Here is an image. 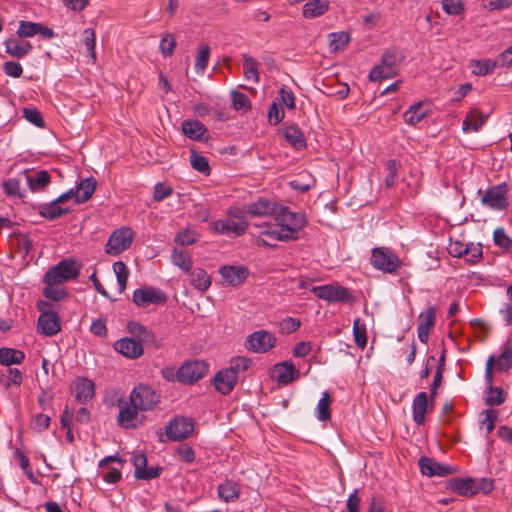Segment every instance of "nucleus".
<instances>
[{
  "mask_svg": "<svg viewBox=\"0 0 512 512\" xmlns=\"http://www.w3.org/2000/svg\"><path fill=\"white\" fill-rule=\"evenodd\" d=\"M142 346L146 345L147 347L158 349L160 347V342L157 339L156 335L151 330H146L142 337L138 340Z\"/></svg>",
  "mask_w": 512,
  "mask_h": 512,
  "instance_id": "obj_63",
  "label": "nucleus"
},
{
  "mask_svg": "<svg viewBox=\"0 0 512 512\" xmlns=\"http://www.w3.org/2000/svg\"><path fill=\"white\" fill-rule=\"evenodd\" d=\"M222 278L228 285L238 286L242 284L249 275V270L245 266H222L219 270Z\"/></svg>",
  "mask_w": 512,
  "mask_h": 512,
  "instance_id": "obj_17",
  "label": "nucleus"
},
{
  "mask_svg": "<svg viewBox=\"0 0 512 512\" xmlns=\"http://www.w3.org/2000/svg\"><path fill=\"white\" fill-rule=\"evenodd\" d=\"M183 134L194 141H204L205 143L211 138L207 134L205 125L199 120H184L181 124Z\"/></svg>",
  "mask_w": 512,
  "mask_h": 512,
  "instance_id": "obj_16",
  "label": "nucleus"
},
{
  "mask_svg": "<svg viewBox=\"0 0 512 512\" xmlns=\"http://www.w3.org/2000/svg\"><path fill=\"white\" fill-rule=\"evenodd\" d=\"M467 243H463L459 240L450 241L448 246V252L453 257H464L465 252H467Z\"/></svg>",
  "mask_w": 512,
  "mask_h": 512,
  "instance_id": "obj_60",
  "label": "nucleus"
},
{
  "mask_svg": "<svg viewBox=\"0 0 512 512\" xmlns=\"http://www.w3.org/2000/svg\"><path fill=\"white\" fill-rule=\"evenodd\" d=\"M231 100L233 107L236 110H247L251 107L250 99L248 98V96L245 93L239 92L237 90H233L231 92Z\"/></svg>",
  "mask_w": 512,
  "mask_h": 512,
  "instance_id": "obj_48",
  "label": "nucleus"
},
{
  "mask_svg": "<svg viewBox=\"0 0 512 512\" xmlns=\"http://www.w3.org/2000/svg\"><path fill=\"white\" fill-rule=\"evenodd\" d=\"M371 264L375 269L385 273H393L402 264L399 257L386 247H377L372 250Z\"/></svg>",
  "mask_w": 512,
  "mask_h": 512,
  "instance_id": "obj_4",
  "label": "nucleus"
},
{
  "mask_svg": "<svg viewBox=\"0 0 512 512\" xmlns=\"http://www.w3.org/2000/svg\"><path fill=\"white\" fill-rule=\"evenodd\" d=\"M75 398L80 403H86L95 395V385L91 380L79 378L74 383Z\"/></svg>",
  "mask_w": 512,
  "mask_h": 512,
  "instance_id": "obj_22",
  "label": "nucleus"
},
{
  "mask_svg": "<svg viewBox=\"0 0 512 512\" xmlns=\"http://www.w3.org/2000/svg\"><path fill=\"white\" fill-rule=\"evenodd\" d=\"M330 404V394L328 392H323L317 405V418L320 421H328L331 419Z\"/></svg>",
  "mask_w": 512,
  "mask_h": 512,
  "instance_id": "obj_40",
  "label": "nucleus"
},
{
  "mask_svg": "<svg viewBox=\"0 0 512 512\" xmlns=\"http://www.w3.org/2000/svg\"><path fill=\"white\" fill-rule=\"evenodd\" d=\"M353 334L355 344L360 348H364L367 344L366 326L364 323H361L359 318L354 321Z\"/></svg>",
  "mask_w": 512,
  "mask_h": 512,
  "instance_id": "obj_44",
  "label": "nucleus"
},
{
  "mask_svg": "<svg viewBox=\"0 0 512 512\" xmlns=\"http://www.w3.org/2000/svg\"><path fill=\"white\" fill-rule=\"evenodd\" d=\"M172 263L180 267L185 273H190L192 269V258L184 251L173 249L171 254Z\"/></svg>",
  "mask_w": 512,
  "mask_h": 512,
  "instance_id": "obj_39",
  "label": "nucleus"
},
{
  "mask_svg": "<svg viewBox=\"0 0 512 512\" xmlns=\"http://www.w3.org/2000/svg\"><path fill=\"white\" fill-rule=\"evenodd\" d=\"M276 344L275 337L264 330L256 331L247 337L245 346L248 350L255 353H265L272 349Z\"/></svg>",
  "mask_w": 512,
  "mask_h": 512,
  "instance_id": "obj_11",
  "label": "nucleus"
},
{
  "mask_svg": "<svg viewBox=\"0 0 512 512\" xmlns=\"http://www.w3.org/2000/svg\"><path fill=\"white\" fill-rule=\"evenodd\" d=\"M329 8L328 1L311 0L303 6V16L307 19H313L323 15Z\"/></svg>",
  "mask_w": 512,
  "mask_h": 512,
  "instance_id": "obj_30",
  "label": "nucleus"
},
{
  "mask_svg": "<svg viewBox=\"0 0 512 512\" xmlns=\"http://www.w3.org/2000/svg\"><path fill=\"white\" fill-rule=\"evenodd\" d=\"M96 180L93 177H89L80 181L77 189L75 190V201L76 203H85L88 201L96 188Z\"/></svg>",
  "mask_w": 512,
  "mask_h": 512,
  "instance_id": "obj_28",
  "label": "nucleus"
},
{
  "mask_svg": "<svg viewBox=\"0 0 512 512\" xmlns=\"http://www.w3.org/2000/svg\"><path fill=\"white\" fill-rule=\"evenodd\" d=\"M190 162L193 169L202 174L209 175L210 166L208 164L207 159L204 156H201L197 152L192 151L190 156Z\"/></svg>",
  "mask_w": 512,
  "mask_h": 512,
  "instance_id": "obj_46",
  "label": "nucleus"
},
{
  "mask_svg": "<svg viewBox=\"0 0 512 512\" xmlns=\"http://www.w3.org/2000/svg\"><path fill=\"white\" fill-rule=\"evenodd\" d=\"M84 45L87 48L93 62L96 60V52H95V32L93 29H85L84 30Z\"/></svg>",
  "mask_w": 512,
  "mask_h": 512,
  "instance_id": "obj_55",
  "label": "nucleus"
},
{
  "mask_svg": "<svg viewBox=\"0 0 512 512\" xmlns=\"http://www.w3.org/2000/svg\"><path fill=\"white\" fill-rule=\"evenodd\" d=\"M448 488L461 496L471 497L477 494L476 480L473 478H452L448 481Z\"/></svg>",
  "mask_w": 512,
  "mask_h": 512,
  "instance_id": "obj_21",
  "label": "nucleus"
},
{
  "mask_svg": "<svg viewBox=\"0 0 512 512\" xmlns=\"http://www.w3.org/2000/svg\"><path fill=\"white\" fill-rule=\"evenodd\" d=\"M277 224L264 223L259 225L261 234L276 241H294L299 238V232L307 225L304 214L292 212L288 207L281 206L276 213Z\"/></svg>",
  "mask_w": 512,
  "mask_h": 512,
  "instance_id": "obj_1",
  "label": "nucleus"
},
{
  "mask_svg": "<svg viewBox=\"0 0 512 512\" xmlns=\"http://www.w3.org/2000/svg\"><path fill=\"white\" fill-rule=\"evenodd\" d=\"M507 192L508 189L505 183L493 186L484 192L481 202L494 210L507 209L509 206Z\"/></svg>",
  "mask_w": 512,
  "mask_h": 512,
  "instance_id": "obj_8",
  "label": "nucleus"
},
{
  "mask_svg": "<svg viewBox=\"0 0 512 512\" xmlns=\"http://www.w3.org/2000/svg\"><path fill=\"white\" fill-rule=\"evenodd\" d=\"M329 46L332 52L343 49L351 40L350 34L345 31L332 32L328 35Z\"/></svg>",
  "mask_w": 512,
  "mask_h": 512,
  "instance_id": "obj_37",
  "label": "nucleus"
},
{
  "mask_svg": "<svg viewBox=\"0 0 512 512\" xmlns=\"http://www.w3.org/2000/svg\"><path fill=\"white\" fill-rule=\"evenodd\" d=\"M494 243L501 247L508 249L512 245L511 238L505 233L503 228H497L493 234Z\"/></svg>",
  "mask_w": 512,
  "mask_h": 512,
  "instance_id": "obj_54",
  "label": "nucleus"
},
{
  "mask_svg": "<svg viewBox=\"0 0 512 512\" xmlns=\"http://www.w3.org/2000/svg\"><path fill=\"white\" fill-rule=\"evenodd\" d=\"M191 274V284L200 291H206L211 285L209 274L201 268L196 269Z\"/></svg>",
  "mask_w": 512,
  "mask_h": 512,
  "instance_id": "obj_38",
  "label": "nucleus"
},
{
  "mask_svg": "<svg viewBox=\"0 0 512 512\" xmlns=\"http://www.w3.org/2000/svg\"><path fill=\"white\" fill-rule=\"evenodd\" d=\"M175 46L176 40L172 34H166L160 42V49L164 56H171Z\"/></svg>",
  "mask_w": 512,
  "mask_h": 512,
  "instance_id": "obj_57",
  "label": "nucleus"
},
{
  "mask_svg": "<svg viewBox=\"0 0 512 512\" xmlns=\"http://www.w3.org/2000/svg\"><path fill=\"white\" fill-rule=\"evenodd\" d=\"M284 118V110L279 107V105L275 102H273L270 105L269 111H268V120L272 125H277L280 123Z\"/></svg>",
  "mask_w": 512,
  "mask_h": 512,
  "instance_id": "obj_58",
  "label": "nucleus"
},
{
  "mask_svg": "<svg viewBox=\"0 0 512 512\" xmlns=\"http://www.w3.org/2000/svg\"><path fill=\"white\" fill-rule=\"evenodd\" d=\"M69 211L70 210L68 208H62L59 206L56 199L39 207V214L48 220H55L67 214Z\"/></svg>",
  "mask_w": 512,
  "mask_h": 512,
  "instance_id": "obj_32",
  "label": "nucleus"
},
{
  "mask_svg": "<svg viewBox=\"0 0 512 512\" xmlns=\"http://www.w3.org/2000/svg\"><path fill=\"white\" fill-rule=\"evenodd\" d=\"M166 301V294L153 287L139 288L133 293V302L138 307H146L151 304H164Z\"/></svg>",
  "mask_w": 512,
  "mask_h": 512,
  "instance_id": "obj_13",
  "label": "nucleus"
},
{
  "mask_svg": "<svg viewBox=\"0 0 512 512\" xmlns=\"http://www.w3.org/2000/svg\"><path fill=\"white\" fill-rule=\"evenodd\" d=\"M488 118L487 114H483L477 109L471 110L462 123V129L465 132H477L481 129Z\"/></svg>",
  "mask_w": 512,
  "mask_h": 512,
  "instance_id": "obj_25",
  "label": "nucleus"
},
{
  "mask_svg": "<svg viewBox=\"0 0 512 512\" xmlns=\"http://www.w3.org/2000/svg\"><path fill=\"white\" fill-rule=\"evenodd\" d=\"M4 45L6 53L16 58H22L32 50V45L30 42L17 40L14 38L6 40Z\"/></svg>",
  "mask_w": 512,
  "mask_h": 512,
  "instance_id": "obj_26",
  "label": "nucleus"
},
{
  "mask_svg": "<svg viewBox=\"0 0 512 512\" xmlns=\"http://www.w3.org/2000/svg\"><path fill=\"white\" fill-rule=\"evenodd\" d=\"M259 63L257 60L247 54L243 55V74L247 80L253 81L254 83L259 82Z\"/></svg>",
  "mask_w": 512,
  "mask_h": 512,
  "instance_id": "obj_35",
  "label": "nucleus"
},
{
  "mask_svg": "<svg viewBox=\"0 0 512 512\" xmlns=\"http://www.w3.org/2000/svg\"><path fill=\"white\" fill-rule=\"evenodd\" d=\"M215 389L223 394L228 395L235 387L238 379L232 370H220L216 373L213 379Z\"/></svg>",
  "mask_w": 512,
  "mask_h": 512,
  "instance_id": "obj_19",
  "label": "nucleus"
},
{
  "mask_svg": "<svg viewBox=\"0 0 512 512\" xmlns=\"http://www.w3.org/2000/svg\"><path fill=\"white\" fill-rule=\"evenodd\" d=\"M271 376L279 385H288L299 378L300 372L291 361H284L273 366Z\"/></svg>",
  "mask_w": 512,
  "mask_h": 512,
  "instance_id": "obj_14",
  "label": "nucleus"
},
{
  "mask_svg": "<svg viewBox=\"0 0 512 512\" xmlns=\"http://www.w3.org/2000/svg\"><path fill=\"white\" fill-rule=\"evenodd\" d=\"M435 324V309L429 307L424 313L419 316V325L424 328L431 329Z\"/></svg>",
  "mask_w": 512,
  "mask_h": 512,
  "instance_id": "obj_59",
  "label": "nucleus"
},
{
  "mask_svg": "<svg viewBox=\"0 0 512 512\" xmlns=\"http://www.w3.org/2000/svg\"><path fill=\"white\" fill-rule=\"evenodd\" d=\"M312 292L319 298L328 302L351 303L354 297L349 290L342 286L323 285L313 287Z\"/></svg>",
  "mask_w": 512,
  "mask_h": 512,
  "instance_id": "obj_9",
  "label": "nucleus"
},
{
  "mask_svg": "<svg viewBox=\"0 0 512 512\" xmlns=\"http://www.w3.org/2000/svg\"><path fill=\"white\" fill-rule=\"evenodd\" d=\"M138 408L125 402L124 405H120V411L118 414V424L125 429H135L142 424V420L138 421Z\"/></svg>",
  "mask_w": 512,
  "mask_h": 512,
  "instance_id": "obj_20",
  "label": "nucleus"
},
{
  "mask_svg": "<svg viewBox=\"0 0 512 512\" xmlns=\"http://www.w3.org/2000/svg\"><path fill=\"white\" fill-rule=\"evenodd\" d=\"M23 116L27 121L39 128H43L45 126L42 114L35 108H24Z\"/></svg>",
  "mask_w": 512,
  "mask_h": 512,
  "instance_id": "obj_50",
  "label": "nucleus"
},
{
  "mask_svg": "<svg viewBox=\"0 0 512 512\" xmlns=\"http://www.w3.org/2000/svg\"><path fill=\"white\" fill-rule=\"evenodd\" d=\"M210 56V47L208 45H201L198 49V54L195 61V69L198 72H203L208 64Z\"/></svg>",
  "mask_w": 512,
  "mask_h": 512,
  "instance_id": "obj_47",
  "label": "nucleus"
},
{
  "mask_svg": "<svg viewBox=\"0 0 512 512\" xmlns=\"http://www.w3.org/2000/svg\"><path fill=\"white\" fill-rule=\"evenodd\" d=\"M497 66V61L492 59H483V60H471L469 67L472 70V73L479 76L487 75L492 72Z\"/></svg>",
  "mask_w": 512,
  "mask_h": 512,
  "instance_id": "obj_36",
  "label": "nucleus"
},
{
  "mask_svg": "<svg viewBox=\"0 0 512 512\" xmlns=\"http://www.w3.org/2000/svg\"><path fill=\"white\" fill-rule=\"evenodd\" d=\"M442 6L449 15H459L464 10L461 0H442Z\"/></svg>",
  "mask_w": 512,
  "mask_h": 512,
  "instance_id": "obj_56",
  "label": "nucleus"
},
{
  "mask_svg": "<svg viewBox=\"0 0 512 512\" xmlns=\"http://www.w3.org/2000/svg\"><path fill=\"white\" fill-rule=\"evenodd\" d=\"M251 364L252 361L250 358L245 356H238L231 359L229 367L226 368V370H232V372H234L236 377L238 378V374L240 372L246 371Z\"/></svg>",
  "mask_w": 512,
  "mask_h": 512,
  "instance_id": "obj_45",
  "label": "nucleus"
},
{
  "mask_svg": "<svg viewBox=\"0 0 512 512\" xmlns=\"http://www.w3.org/2000/svg\"><path fill=\"white\" fill-rule=\"evenodd\" d=\"M279 207L275 202L267 199H259L248 206V213L252 216H268L278 212Z\"/></svg>",
  "mask_w": 512,
  "mask_h": 512,
  "instance_id": "obj_24",
  "label": "nucleus"
},
{
  "mask_svg": "<svg viewBox=\"0 0 512 512\" xmlns=\"http://www.w3.org/2000/svg\"><path fill=\"white\" fill-rule=\"evenodd\" d=\"M418 464L421 473L428 477H444L450 474H454L458 471L457 467L441 464L437 462L435 459L425 456L419 458Z\"/></svg>",
  "mask_w": 512,
  "mask_h": 512,
  "instance_id": "obj_12",
  "label": "nucleus"
},
{
  "mask_svg": "<svg viewBox=\"0 0 512 512\" xmlns=\"http://www.w3.org/2000/svg\"><path fill=\"white\" fill-rule=\"evenodd\" d=\"M129 401L140 411H151L160 402V395L151 386L140 384L132 390Z\"/></svg>",
  "mask_w": 512,
  "mask_h": 512,
  "instance_id": "obj_3",
  "label": "nucleus"
},
{
  "mask_svg": "<svg viewBox=\"0 0 512 512\" xmlns=\"http://www.w3.org/2000/svg\"><path fill=\"white\" fill-rule=\"evenodd\" d=\"M397 75V55L393 51H386L381 57V63L369 73L371 81H381Z\"/></svg>",
  "mask_w": 512,
  "mask_h": 512,
  "instance_id": "obj_6",
  "label": "nucleus"
},
{
  "mask_svg": "<svg viewBox=\"0 0 512 512\" xmlns=\"http://www.w3.org/2000/svg\"><path fill=\"white\" fill-rule=\"evenodd\" d=\"M4 72L7 76L19 78L22 75L23 69L20 63L14 61H6L3 64Z\"/></svg>",
  "mask_w": 512,
  "mask_h": 512,
  "instance_id": "obj_62",
  "label": "nucleus"
},
{
  "mask_svg": "<svg viewBox=\"0 0 512 512\" xmlns=\"http://www.w3.org/2000/svg\"><path fill=\"white\" fill-rule=\"evenodd\" d=\"M59 284H46L43 289L44 296L51 301H61L68 296L65 288L58 287Z\"/></svg>",
  "mask_w": 512,
  "mask_h": 512,
  "instance_id": "obj_42",
  "label": "nucleus"
},
{
  "mask_svg": "<svg viewBox=\"0 0 512 512\" xmlns=\"http://www.w3.org/2000/svg\"><path fill=\"white\" fill-rule=\"evenodd\" d=\"M25 359V354L21 350L14 348H0V364L10 366L13 364H21Z\"/></svg>",
  "mask_w": 512,
  "mask_h": 512,
  "instance_id": "obj_31",
  "label": "nucleus"
},
{
  "mask_svg": "<svg viewBox=\"0 0 512 512\" xmlns=\"http://www.w3.org/2000/svg\"><path fill=\"white\" fill-rule=\"evenodd\" d=\"M300 325L299 319L287 317L279 322V331L281 334L288 335L297 331Z\"/></svg>",
  "mask_w": 512,
  "mask_h": 512,
  "instance_id": "obj_49",
  "label": "nucleus"
},
{
  "mask_svg": "<svg viewBox=\"0 0 512 512\" xmlns=\"http://www.w3.org/2000/svg\"><path fill=\"white\" fill-rule=\"evenodd\" d=\"M428 408V396L425 392H419L412 403L413 420L416 424L422 425L425 422V413Z\"/></svg>",
  "mask_w": 512,
  "mask_h": 512,
  "instance_id": "obj_27",
  "label": "nucleus"
},
{
  "mask_svg": "<svg viewBox=\"0 0 512 512\" xmlns=\"http://www.w3.org/2000/svg\"><path fill=\"white\" fill-rule=\"evenodd\" d=\"M37 331L44 336H54L61 331V321L56 312L40 314Z\"/></svg>",
  "mask_w": 512,
  "mask_h": 512,
  "instance_id": "obj_15",
  "label": "nucleus"
},
{
  "mask_svg": "<svg viewBox=\"0 0 512 512\" xmlns=\"http://www.w3.org/2000/svg\"><path fill=\"white\" fill-rule=\"evenodd\" d=\"M50 421L51 418L48 415L39 413L33 418V429L41 432L49 427Z\"/></svg>",
  "mask_w": 512,
  "mask_h": 512,
  "instance_id": "obj_64",
  "label": "nucleus"
},
{
  "mask_svg": "<svg viewBox=\"0 0 512 512\" xmlns=\"http://www.w3.org/2000/svg\"><path fill=\"white\" fill-rule=\"evenodd\" d=\"M38 23L20 21L17 34L19 37H32L37 34Z\"/></svg>",
  "mask_w": 512,
  "mask_h": 512,
  "instance_id": "obj_53",
  "label": "nucleus"
},
{
  "mask_svg": "<svg viewBox=\"0 0 512 512\" xmlns=\"http://www.w3.org/2000/svg\"><path fill=\"white\" fill-rule=\"evenodd\" d=\"M133 234V231L128 227L115 230L105 245V252L116 256L129 249L133 241Z\"/></svg>",
  "mask_w": 512,
  "mask_h": 512,
  "instance_id": "obj_5",
  "label": "nucleus"
},
{
  "mask_svg": "<svg viewBox=\"0 0 512 512\" xmlns=\"http://www.w3.org/2000/svg\"><path fill=\"white\" fill-rule=\"evenodd\" d=\"M197 241V235L194 231L185 229L177 234L175 243L180 246L192 245Z\"/></svg>",
  "mask_w": 512,
  "mask_h": 512,
  "instance_id": "obj_52",
  "label": "nucleus"
},
{
  "mask_svg": "<svg viewBox=\"0 0 512 512\" xmlns=\"http://www.w3.org/2000/svg\"><path fill=\"white\" fill-rule=\"evenodd\" d=\"M208 372V364L203 360L187 361L178 369V381L192 384L203 378Z\"/></svg>",
  "mask_w": 512,
  "mask_h": 512,
  "instance_id": "obj_7",
  "label": "nucleus"
},
{
  "mask_svg": "<svg viewBox=\"0 0 512 512\" xmlns=\"http://www.w3.org/2000/svg\"><path fill=\"white\" fill-rule=\"evenodd\" d=\"M194 430V423L186 417H175L165 427V434L171 441H181L188 438Z\"/></svg>",
  "mask_w": 512,
  "mask_h": 512,
  "instance_id": "obj_10",
  "label": "nucleus"
},
{
  "mask_svg": "<svg viewBox=\"0 0 512 512\" xmlns=\"http://www.w3.org/2000/svg\"><path fill=\"white\" fill-rule=\"evenodd\" d=\"M467 252H465L464 258L468 263L474 264L482 257L481 244L467 243Z\"/></svg>",
  "mask_w": 512,
  "mask_h": 512,
  "instance_id": "obj_51",
  "label": "nucleus"
},
{
  "mask_svg": "<svg viewBox=\"0 0 512 512\" xmlns=\"http://www.w3.org/2000/svg\"><path fill=\"white\" fill-rule=\"evenodd\" d=\"M80 274V266L74 259H64L48 269L44 275L45 284H62L76 279Z\"/></svg>",
  "mask_w": 512,
  "mask_h": 512,
  "instance_id": "obj_2",
  "label": "nucleus"
},
{
  "mask_svg": "<svg viewBox=\"0 0 512 512\" xmlns=\"http://www.w3.org/2000/svg\"><path fill=\"white\" fill-rule=\"evenodd\" d=\"M429 113V110L425 108L424 102H418L410 106V108L404 113V120L409 125H416L422 119H424Z\"/></svg>",
  "mask_w": 512,
  "mask_h": 512,
  "instance_id": "obj_29",
  "label": "nucleus"
},
{
  "mask_svg": "<svg viewBox=\"0 0 512 512\" xmlns=\"http://www.w3.org/2000/svg\"><path fill=\"white\" fill-rule=\"evenodd\" d=\"M488 396L486 397L485 403L488 406L501 405L505 402L506 396L502 388L493 387L489 385L487 388Z\"/></svg>",
  "mask_w": 512,
  "mask_h": 512,
  "instance_id": "obj_43",
  "label": "nucleus"
},
{
  "mask_svg": "<svg viewBox=\"0 0 512 512\" xmlns=\"http://www.w3.org/2000/svg\"><path fill=\"white\" fill-rule=\"evenodd\" d=\"M284 138L289 142L295 149H302L306 147V139L303 132L299 127L291 125L286 127L284 130Z\"/></svg>",
  "mask_w": 512,
  "mask_h": 512,
  "instance_id": "obj_33",
  "label": "nucleus"
},
{
  "mask_svg": "<svg viewBox=\"0 0 512 512\" xmlns=\"http://www.w3.org/2000/svg\"><path fill=\"white\" fill-rule=\"evenodd\" d=\"M26 182L32 192H41L50 184L51 175L46 170L35 171L26 175Z\"/></svg>",
  "mask_w": 512,
  "mask_h": 512,
  "instance_id": "obj_23",
  "label": "nucleus"
},
{
  "mask_svg": "<svg viewBox=\"0 0 512 512\" xmlns=\"http://www.w3.org/2000/svg\"><path fill=\"white\" fill-rule=\"evenodd\" d=\"M114 348L129 359H136L143 354L142 344L134 338H122L115 342Z\"/></svg>",
  "mask_w": 512,
  "mask_h": 512,
  "instance_id": "obj_18",
  "label": "nucleus"
},
{
  "mask_svg": "<svg viewBox=\"0 0 512 512\" xmlns=\"http://www.w3.org/2000/svg\"><path fill=\"white\" fill-rule=\"evenodd\" d=\"M495 366L500 371H506L512 367V346L505 345L502 353L495 359Z\"/></svg>",
  "mask_w": 512,
  "mask_h": 512,
  "instance_id": "obj_41",
  "label": "nucleus"
},
{
  "mask_svg": "<svg viewBox=\"0 0 512 512\" xmlns=\"http://www.w3.org/2000/svg\"><path fill=\"white\" fill-rule=\"evenodd\" d=\"M173 192V189L170 186H167L163 183H157L154 186L153 198L155 201L160 202L165 198L169 197Z\"/></svg>",
  "mask_w": 512,
  "mask_h": 512,
  "instance_id": "obj_61",
  "label": "nucleus"
},
{
  "mask_svg": "<svg viewBox=\"0 0 512 512\" xmlns=\"http://www.w3.org/2000/svg\"><path fill=\"white\" fill-rule=\"evenodd\" d=\"M240 487L234 481H226L218 487V495L225 502L233 501L239 497Z\"/></svg>",
  "mask_w": 512,
  "mask_h": 512,
  "instance_id": "obj_34",
  "label": "nucleus"
}]
</instances>
